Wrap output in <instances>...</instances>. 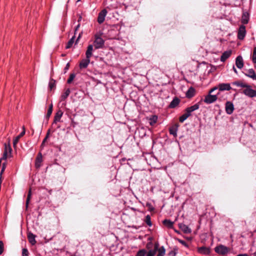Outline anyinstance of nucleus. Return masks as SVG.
<instances>
[{
  "label": "nucleus",
  "mask_w": 256,
  "mask_h": 256,
  "mask_svg": "<svg viewBox=\"0 0 256 256\" xmlns=\"http://www.w3.org/2000/svg\"><path fill=\"white\" fill-rule=\"evenodd\" d=\"M200 105L196 104L191 106L187 108L185 110V113L180 117L179 120L180 122H183L186 119L191 116V113L199 108Z\"/></svg>",
  "instance_id": "nucleus-1"
},
{
  "label": "nucleus",
  "mask_w": 256,
  "mask_h": 256,
  "mask_svg": "<svg viewBox=\"0 0 256 256\" xmlns=\"http://www.w3.org/2000/svg\"><path fill=\"white\" fill-rule=\"evenodd\" d=\"M94 44L95 49L102 48L104 46V40L101 37L96 35Z\"/></svg>",
  "instance_id": "nucleus-2"
},
{
  "label": "nucleus",
  "mask_w": 256,
  "mask_h": 256,
  "mask_svg": "<svg viewBox=\"0 0 256 256\" xmlns=\"http://www.w3.org/2000/svg\"><path fill=\"white\" fill-rule=\"evenodd\" d=\"M218 94H219V92L216 94H208L205 96L204 102L207 104H212L217 100Z\"/></svg>",
  "instance_id": "nucleus-3"
},
{
  "label": "nucleus",
  "mask_w": 256,
  "mask_h": 256,
  "mask_svg": "<svg viewBox=\"0 0 256 256\" xmlns=\"http://www.w3.org/2000/svg\"><path fill=\"white\" fill-rule=\"evenodd\" d=\"M243 90V93L250 98H254L256 96V90L251 88V86L247 84V87Z\"/></svg>",
  "instance_id": "nucleus-4"
},
{
  "label": "nucleus",
  "mask_w": 256,
  "mask_h": 256,
  "mask_svg": "<svg viewBox=\"0 0 256 256\" xmlns=\"http://www.w3.org/2000/svg\"><path fill=\"white\" fill-rule=\"evenodd\" d=\"M217 86L219 94L220 93V92L230 90L232 89L230 84L228 83H220Z\"/></svg>",
  "instance_id": "nucleus-5"
},
{
  "label": "nucleus",
  "mask_w": 256,
  "mask_h": 256,
  "mask_svg": "<svg viewBox=\"0 0 256 256\" xmlns=\"http://www.w3.org/2000/svg\"><path fill=\"white\" fill-rule=\"evenodd\" d=\"M215 251L218 254H225L228 252V248L225 246L220 245L216 247Z\"/></svg>",
  "instance_id": "nucleus-6"
},
{
  "label": "nucleus",
  "mask_w": 256,
  "mask_h": 256,
  "mask_svg": "<svg viewBox=\"0 0 256 256\" xmlns=\"http://www.w3.org/2000/svg\"><path fill=\"white\" fill-rule=\"evenodd\" d=\"M107 12V10L106 9H104L98 14V22L100 24H102L104 22Z\"/></svg>",
  "instance_id": "nucleus-7"
},
{
  "label": "nucleus",
  "mask_w": 256,
  "mask_h": 256,
  "mask_svg": "<svg viewBox=\"0 0 256 256\" xmlns=\"http://www.w3.org/2000/svg\"><path fill=\"white\" fill-rule=\"evenodd\" d=\"M226 112L228 114H232L234 110V106L231 102H226L225 108Z\"/></svg>",
  "instance_id": "nucleus-8"
},
{
  "label": "nucleus",
  "mask_w": 256,
  "mask_h": 256,
  "mask_svg": "<svg viewBox=\"0 0 256 256\" xmlns=\"http://www.w3.org/2000/svg\"><path fill=\"white\" fill-rule=\"evenodd\" d=\"M246 27L242 25L240 26L238 34V38L239 40H242L244 38L246 35Z\"/></svg>",
  "instance_id": "nucleus-9"
},
{
  "label": "nucleus",
  "mask_w": 256,
  "mask_h": 256,
  "mask_svg": "<svg viewBox=\"0 0 256 256\" xmlns=\"http://www.w3.org/2000/svg\"><path fill=\"white\" fill-rule=\"evenodd\" d=\"M42 162V156L41 152H39L36 158L35 166L36 168H39Z\"/></svg>",
  "instance_id": "nucleus-10"
},
{
  "label": "nucleus",
  "mask_w": 256,
  "mask_h": 256,
  "mask_svg": "<svg viewBox=\"0 0 256 256\" xmlns=\"http://www.w3.org/2000/svg\"><path fill=\"white\" fill-rule=\"evenodd\" d=\"M236 65L240 69L242 68L244 66V61L241 56H238L236 59Z\"/></svg>",
  "instance_id": "nucleus-11"
},
{
  "label": "nucleus",
  "mask_w": 256,
  "mask_h": 256,
  "mask_svg": "<svg viewBox=\"0 0 256 256\" xmlns=\"http://www.w3.org/2000/svg\"><path fill=\"white\" fill-rule=\"evenodd\" d=\"M90 62V58H86V59H83L81 60L80 63V68H87L88 64Z\"/></svg>",
  "instance_id": "nucleus-12"
},
{
  "label": "nucleus",
  "mask_w": 256,
  "mask_h": 256,
  "mask_svg": "<svg viewBox=\"0 0 256 256\" xmlns=\"http://www.w3.org/2000/svg\"><path fill=\"white\" fill-rule=\"evenodd\" d=\"M158 246L159 244L158 242L155 243L154 246V248L153 250H149L148 252L146 254V256H154L156 254L157 250H158Z\"/></svg>",
  "instance_id": "nucleus-13"
},
{
  "label": "nucleus",
  "mask_w": 256,
  "mask_h": 256,
  "mask_svg": "<svg viewBox=\"0 0 256 256\" xmlns=\"http://www.w3.org/2000/svg\"><path fill=\"white\" fill-rule=\"evenodd\" d=\"M244 74L252 80H256V74L252 68L248 70L247 72L245 73Z\"/></svg>",
  "instance_id": "nucleus-14"
},
{
  "label": "nucleus",
  "mask_w": 256,
  "mask_h": 256,
  "mask_svg": "<svg viewBox=\"0 0 256 256\" xmlns=\"http://www.w3.org/2000/svg\"><path fill=\"white\" fill-rule=\"evenodd\" d=\"M25 133H26L25 128H24V126H23L22 132L14 140L13 146L14 147L16 146L17 144V143L18 142L20 138L21 137H22L25 134Z\"/></svg>",
  "instance_id": "nucleus-15"
},
{
  "label": "nucleus",
  "mask_w": 256,
  "mask_h": 256,
  "mask_svg": "<svg viewBox=\"0 0 256 256\" xmlns=\"http://www.w3.org/2000/svg\"><path fill=\"white\" fill-rule=\"evenodd\" d=\"M198 252L199 253L204 254H208L210 252V250L208 248L202 246L198 248Z\"/></svg>",
  "instance_id": "nucleus-16"
},
{
  "label": "nucleus",
  "mask_w": 256,
  "mask_h": 256,
  "mask_svg": "<svg viewBox=\"0 0 256 256\" xmlns=\"http://www.w3.org/2000/svg\"><path fill=\"white\" fill-rule=\"evenodd\" d=\"M180 100L177 97H175L173 100L171 102L169 105V108H176L180 103Z\"/></svg>",
  "instance_id": "nucleus-17"
},
{
  "label": "nucleus",
  "mask_w": 256,
  "mask_h": 256,
  "mask_svg": "<svg viewBox=\"0 0 256 256\" xmlns=\"http://www.w3.org/2000/svg\"><path fill=\"white\" fill-rule=\"evenodd\" d=\"M232 54L231 50L224 52L220 57V60L224 62Z\"/></svg>",
  "instance_id": "nucleus-18"
},
{
  "label": "nucleus",
  "mask_w": 256,
  "mask_h": 256,
  "mask_svg": "<svg viewBox=\"0 0 256 256\" xmlns=\"http://www.w3.org/2000/svg\"><path fill=\"white\" fill-rule=\"evenodd\" d=\"M249 20V14L247 12H244L242 14V22L243 24H246L248 23Z\"/></svg>",
  "instance_id": "nucleus-19"
},
{
  "label": "nucleus",
  "mask_w": 256,
  "mask_h": 256,
  "mask_svg": "<svg viewBox=\"0 0 256 256\" xmlns=\"http://www.w3.org/2000/svg\"><path fill=\"white\" fill-rule=\"evenodd\" d=\"M62 114L63 112L61 110H58L54 116V122L56 123L57 122H60Z\"/></svg>",
  "instance_id": "nucleus-20"
},
{
  "label": "nucleus",
  "mask_w": 256,
  "mask_h": 256,
  "mask_svg": "<svg viewBox=\"0 0 256 256\" xmlns=\"http://www.w3.org/2000/svg\"><path fill=\"white\" fill-rule=\"evenodd\" d=\"M179 227L186 234H188L191 232L190 229L184 224H179Z\"/></svg>",
  "instance_id": "nucleus-21"
},
{
  "label": "nucleus",
  "mask_w": 256,
  "mask_h": 256,
  "mask_svg": "<svg viewBox=\"0 0 256 256\" xmlns=\"http://www.w3.org/2000/svg\"><path fill=\"white\" fill-rule=\"evenodd\" d=\"M93 50V46L92 44L88 45V49L86 52V58H90L92 56V52Z\"/></svg>",
  "instance_id": "nucleus-22"
},
{
  "label": "nucleus",
  "mask_w": 256,
  "mask_h": 256,
  "mask_svg": "<svg viewBox=\"0 0 256 256\" xmlns=\"http://www.w3.org/2000/svg\"><path fill=\"white\" fill-rule=\"evenodd\" d=\"M195 94V90L192 87H190L186 92V96L188 98H191Z\"/></svg>",
  "instance_id": "nucleus-23"
},
{
  "label": "nucleus",
  "mask_w": 256,
  "mask_h": 256,
  "mask_svg": "<svg viewBox=\"0 0 256 256\" xmlns=\"http://www.w3.org/2000/svg\"><path fill=\"white\" fill-rule=\"evenodd\" d=\"M28 240L32 244L34 245L36 243V241L35 240L36 236L34 234H33L32 233H29L28 234Z\"/></svg>",
  "instance_id": "nucleus-24"
},
{
  "label": "nucleus",
  "mask_w": 256,
  "mask_h": 256,
  "mask_svg": "<svg viewBox=\"0 0 256 256\" xmlns=\"http://www.w3.org/2000/svg\"><path fill=\"white\" fill-rule=\"evenodd\" d=\"M158 252V254L157 256H164L166 253V250L164 246H162L160 248L158 247V250H157Z\"/></svg>",
  "instance_id": "nucleus-25"
},
{
  "label": "nucleus",
  "mask_w": 256,
  "mask_h": 256,
  "mask_svg": "<svg viewBox=\"0 0 256 256\" xmlns=\"http://www.w3.org/2000/svg\"><path fill=\"white\" fill-rule=\"evenodd\" d=\"M232 84L236 86H240L242 88L247 87V84H244L240 81L234 82H232Z\"/></svg>",
  "instance_id": "nucleus-26"
},
{
  "label": "nucleus",
  "mask_w": 256,
  "mask_h": 256,
  "mask_svg": "<svg viewBox=\"0 0 256 256\" xmlns=\"http://www.w3.org/2000/svg\"><path fill=\"white\" fill-rule=\"evenodd\" d=\"M4 152L8 153L10 154V156L11 155V152H12V148L10 146V143H8V144H4Z\"/></svg>",
  "instance_id": "nucleus-27"
},
{
  "label": "nucleus",
  "mask_w": 256,
  "mask_h": 256,
  "mask_svg": "<svg viewBox=\"0 0 256 256\" xmlns=\"http://www.w3.org/2000/svg\"><path fill=\"white\" fill-rule=\"evenodd\" d=\"M174 222L169 220H164L163 221V224L168 228H171L173 226Z\"/></svg>",
  "instance_id": "nucleus-28"
},
{
  "label": "nucleus",
  "mask_w": 256,
  "mask_h": 256,
  "mask_svg": "<svg viewBox=\"0 0 256 256\" xmlns=\"http://www.w3.org/2000/svg\"><path fill=\"white\" fill-rule=\"evenodd\" d=\"M74 38H75V36H73L70 40L67 43V44L66 46V49H68V48H70L74 42Z\"/></svg>",
  "instance_id": "nucleus-29"
},
{
  "label": "nucleus",
  "mask_w": 256,
  "mask_h": 256,
  "mask_svg": "<svg viewBox=\"0 0 256 256\" xmlns=\"http://www.w3.org/2000/svg\"><path fill=\"white\" fill-rule=\"evenodd\" d=\"M70 92V90L69 88L67 89L66 92L62 95L61 100L62 101L65 100L69 96Z\"/></svg>",
  "instance_id": "nucleus-30"
},
{
  "label": "nucleus",
  "mask_w": 256,
  "mask_h": 256,
  "mask_svg": "<svg viewBox=\"0 0 256 256\" xmlns=\"http://www.w3.org/2000/svg\"><path fill=\"white\" fill-rule=\"evenodd\" d=\"M146 254V250L144 249H142L138 250L136 256H145Z\"/></svg>",
  "instance_id": "nucleus-31"
},
{
  "label": "nucleus",
  "mask_w": 256,
  "mask_h": 256,
  "mask_svg": "<svg viewBox=\"0 0 256 256\" xmlns=\"http://www.w3.org/2000/svg\"><path fill=\"white\" fill-rule=\"evenodd\" d=\"M158 117L156 116H154L150 120V124L151 126L155 124L157 121Z\"/></svg>",
  "instance_id": "nucleus-32"
},
{
  "label": "nucleus",
  "mask_w": 256,
  "mask_h": 256,
  "mask_svg": "<svg viewBox=\"0 0 256 256\" xmlns=\"http://www.w3.org/2000/svg\"><path fill=\"white\" fill-rule=\"evenodd\" d=\"M31 195H32L31 189H30V190L28 191V195L27 196L26 200V208H27L28 207L29 202L31 198Z\"/></svg>",
  "instance_id": "nucleus-33"
},
{
  "label": "nucleus",
  "mask_w": 256,
  "mask_h": 256,
  "mask_svg": "<svg viewBox=\"0 0 256 256\" xmlns=\"http://www.w3.org/2000/svg\"><path fill=\"white\" fill-rule=\"evenodd\" d=\"M145 222L148 226H151L152 225V222L150 220V216L149 215H147L146 216Z\"/></svg>",
  "instance_id": "nucleus-34"
},
{
  "label": "nucleus",
  "mask_w": 256,
  "mask_h": 256,
  "mask_svg": "<svg viewBox=\"0 0 256 256\" xmlns=\"http://www.w3.org/2000/svg\"><path fill=\"white\" fill-rule=\"evenodd\" d=\"M252 60L254 64H256V46H255L254 48Z\"/></svg>",
  "instance_id": "nucleus-35"
},
{
  "label": "nucleus",
  "mask_w": 256,
  "mask_h": 256,
  "mask_svg": "<svg viewBox=\"0 0 256 256\" xmlns=\"http://www.w3.org/2000/svg\"><path fill=\"white\" fill-rule=\"evenodd\" d=\"M56 81L52 79L50 80L49 82V88L52 90L55 86Z\"/></svg>",
  "instance_id": "nucleus-36"
},
{
  "label": "nucleus",
  "mask_w": 256,
  "mask_h": 256,
  "mask_svg": "<svg viewBox=\"0 0 256 256\" xmlns=\"http://www.w3.org/2000/svg\"><path fill=\"white\" fill-rule=\"evenodd\" d=\"M176 132L177 129L176 128H172L170 129V134H172L174 136H176Z\"/></svg>",
  "instance_id": "nucleus-37"
},
{
  "label": "nucleus",
  "mask_w": 256,
  "mask_h": 256,
  "mask_svg": "<svg viewBox=\"0 0 256 256\" xmlns=\"http://www.w3.org/2000/svg\"><path fill=\"white\" fill-rule=\"evenodd\" d=\"M75 76L76 75L74 74H71L70 76L68 79V80L67 82L68 84H70L74 80V78H75Z\"/></svg>",
  "instance_id": "nucleus-38"
},
{
  "label": "nucleus",
  "mask_w": 256,
  "mask_h": 256,
  "mask_svg": "<svg viewBox=\"0 0 256 256\" xmlns=\"http://www.w3.org/2000/svg\"><path fill=\"white\" fill-rule=\"evenodd\" d=\"M6 168V163L4 162L2 163V166L1 172L0 173V178L1 177L2 180V174L4 172V171Z\"/></svg>",
  "instance_id": "nucleus-39"
},
{
  "label": "nucleus",
  "mask_w": 256,
  "mask_h": 256,
  "mask_svg": "<svg viewBox=\"0 0 256 256\" xmlns=\"http://www.w3.org/2000/svg\"><path fill=\"white\" fill-rule=\"evenodd\" d=\"M4 244L2 241H0V254H2L4 252Z\"/></svg>",
  "instance_id": "nucleus-40"
},
{
  "label": "nucleus",
  "mask_w": 256,
  "mask_h": 256,
  "mask_svg": "<svg viewBox=\"0 0 256 256\" xmlns=\"http://www.w3.org/2000/svg\"><path fill=\"white\" fill-rule=\"evenodd\" d=\"M28 254V252L26 248H23L22 251V256H27Z\"/></svg>",
  "instance_id": "nucleus-41"
},
{
  "label": "nucleus",
  "mask_w": 256,
  "mask_h": 256,
  "mask_svg": "<svg viewBox=\"0 0 256 256\" xmlns=\"http://www.w3.org/2000/svg\"><path fill=\"white\" fill-rule=\"evenodd\" d=\"M216 90H218V86H214V87L213 88H211L209 92H208V94H211L212 92H213L214 91Z\"/></svg>",
  "instance_id": "nucleus-42"
},
{
  "label": "nucleus",
  "mask_w": 256,
  "mask_h": 256,
  "mask_svg": "<svg viewBox=\"0 0 256 256\" xmlns=\"http://www.w3.org/2000/svg\"><path fill=\"white\" fill-rule=\"evenodd\" d=\"M8 153L4 152L3 156L0 158V159H2V160H6L8 156Z\"/></svg>",
  "instance_id": "nucleus-43"
},
{
  "label": "nucleus",
  "mask_w": 256,
  "mask_h": 256,
  "mask_svg": "<svg viewBox=\"0 0 256 256\" xmlns=\"http://www.w3.org/2000/svg\"><path fill=\"white\" fill-rule=\"evenodd\" d=\"M178 242L181 244H182V245H184V246L187 247L188 246V244H186V242L184 241V240H178Z\"/></svg>",
  "instance_id": "nucleus-44"
},
{
  "label": "nucleus",
  "mask_w": 256,
  "mask_h": 256,
  "mask_svg": "<svg viewBox=\"0 0 256 256\" xmlns=\"http://www.w3.org/2000/svg\"><path fill=\"white\" fill-rule=\"evenodd\" d=\"M52 110H48L47 114H46V118H50V116L52 114Z\"/></svg>",
  "instance_id": "nucleus-45"
},
{
  "label": "nucleus",
  "mask_w": 256,
  "mask_h": 256,
  "mask_svg": "<svg viewBox=\"0 0 256 256\" xmlns=\"http://www.w3.org/2000/svg\"><path fill=\"white\" fill-rule=\"evenodd\" d=\"M168 254L170 256H175L176 252L174 250H171L170 252H168Z\"/></svg>",
  "instance_id": "nucleus-46"
},
{
  "label": "nucleus",
  "mask_w": 256,
  "mask_h": 256,
  "mask_svg": "<svg viewBox=\"0 0 256 256\" xmlns=\"http://www.w3.org/2000/svg\"><path fill=\"white\" fill-rule=\"evenodd\" d=\"M152 246V244L151 242L148 243L146 245V248L150 249Z\"/></svg>",
  "instance_id": "nucleus-47"
},
{
  "label": "nucleus",
  "mask_w": 256,
  "mask_h": 256,
  "mask_svg": "<svg viewBox=\"0 0 256 256\" xmlns=\"http://www.w3.org/2000/svg\"><path fill=\"white\" fill-rule=\"evenodd\" d=\"M80 24H78V26H76V28H75V30H74V34H76V32L78 30V28H80Z\"/></svg>",
  "instance_id": "nucleus-48"
},
{
  "label": "nucleus",
  "mask_w": 256,
  "mask_h": 256,
  "mask_svg": "<svg viewBox=\"0 0 256 256\" xmlns=\"http://www.w3.org/2000/svg\"><path fill=\"white\" fill-rule=\"evenodd\" d=\"M48 138H47L46 136L45 137V138H44V140H43L42 141V146H43L44 143L46 142V140H47V139Z\"/></svg>",
  "instance_id": "nucleus-49"
},
{
  "label": "nucleus",
  "mask_w": 256,
  "mask_h": 256,
  "mask_svg": "<svg viewBox=\"0 0 256 256\" xmlns=\"http://www.w3.org/2000/svg\"><path fill=\"white\" fill-rule=\"evenodd\" d=\"M69 66H70V64H69V63H68L66 65L65 68H64L65 70H68L69 68Z\"/></svg>",
  "instance_id": "nucleus-50"
},
{
  "label": "nucleus",
  "mask_w": 256,
  "mask_h": 256,
  "mask_svg": "<svg viewBox=\"0 0 256 256\" xmlns=\"http://www.w3.org/2000/svg\"><path fill=\"white\" fill-rule=\"evenodd\" d=\"M48 110H52V104H50Z\"/></svg>",
  "instance_id": "nucleus-51"
},
{
  "label": "nucleus",
  "mask_w": 256,
  "mask_h": 256,
  "mask_svg": "<svg viewBox=\"0 0 256 256\" xmlns=\"http://www.w3.org/2000/svg\"><path fill=\"white\" fill-rule=\"evenodd\" d=\"M233 70H234V72H235L236 74H237V73H238V72H237V70H236V68H235V67H234V66H233Z\"/></svg>",
  "instance_id": "nucleus-52"
},
{
  "label": "nucleus",
  "mask_w": 256,
  "mask_h": 256,
  "mask_svg": "<svg viewBox=\"0 0 256 256\" xmlns=\"http://www.w3.org/2000/svg\"><path fill=\"white\" fill-rule=\"evenodd\" d=\"M80 36H81V34H80L76 40V43H77L78 41V40L80 39Z\"/></svg>",
  "instance_id": "nucleus-53"
},
{
  "label": "nucleus",
  "mask_w": 256,
  "mask_h": 256,
  "mask_svg": "<svg viewBox=\"0 0 256 256\" xmlns=\"http://www.w3.org/2000/svg\"><path fill=\"white\" fill-rule=\"evenodd\" d=\"M236 256H248L246 254H238Z\"/></svg>",
  "instance_id": "nucleus-54"
},
{
  "label": "nucleus",
  "mask_w": 256,
  "mask_h": 256,
  "mask_svg": "<svg viewBox=\"0 0 256 256\" xmlns=\"http://www.w3.org/2000/svg\"><path fill=\"white\" fill-rule=\"evenodd\" d=\"M82 18V16H80L78 20V22H79L80 20H81Z\"/></svg>",
  "instance_id": "nucleus-55"
},
{
  "label": "nucleus",
  "mask_w": 256,
  "mask_h": 256,
  "mask_svg": "<svg viewBox=\"0 0 256 256\" xmlns=\"http://www.w3.org/2000/svg\"><path fill=\"white\" fill-rule=\"evenodd\" d=\"M50 130H49L47 132L46 134H50Z\"/></svg>",
  "instance_id": "nucleus-56"
},
{
  "label": "nucleus",
  "mask_w": 256,
  "mask_h": 256,
  "mask_svg": "<svg viewBox=\"0 0 256 256\" xmlns=\"http://www.w3.org/2000/svg\"><path fill=\"white\" fill-rule=\"evenodd\" d=\"M46 136L47 138H48V137H49V134H46Z\"/></svg>",
  "instance_id": "nucleus-57"
},
{
  "label": "nucleus",
  "mask_w": 256,
  "mask_h": 256,
  "mask_svg": "<svg viewBox=\"0 0 256 256\" xmlns=\"http://www.w3.org/2000/svg\"><path fill=\"white\" fill-rule=\"evenodd\" d=\"M80 0H77V2H80Z\"/></svg>",
  "instance_id": "nucleus-58"
}]
</instances>
